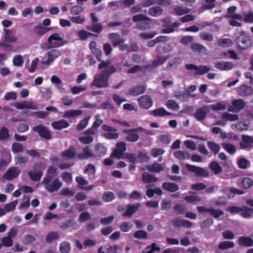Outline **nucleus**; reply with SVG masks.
Masks as SVG:
<instances>
[{
    "mask_svg": "<svg viewBox=\"0 0 253 253\" xmlns=\"http://www.w3.org/2000/svg\"><path fill=\"white\" fill-rule=\"evenodd\" d=\"M58 174L57 169L53 166L48 167L45 176L42 181V184L48 192H56L61 187L62 182L59 178H56Z\"/></svg>",
    "mask_w": 253,
    "mask_h": 253,
    "instance_id": "1",
    "label": "nucleus"
},
{
    "mask_svg": "<svg viewBox=\"0 0 253 253\" xmlns=\"http://www.w3.org/2000/svg\"><path fill=\"white\" fill-rule=\"evenodd\" d=\"M238 50L241 51L252 46L253 41L245 31H242L235 39Z\"/></svg>",
    "mask_w": 253,
    "mask_h": 253,
    "instance_id": "2",
    "label": "nucleus"
},
{
    "mask_svg": "<svg viewBox=\"0 0 253 253\" xmlns=\"http://www.w3.org/2000/svg\"><path fill=\"white\" fill-rule=\"evenodd\" d=\"M68 42L60 36V34L55 33L47 39L48 48H58L67 43Z\"/></svg>",
    "mask_w": 253,
    "mask_h": 253,
    "instance_id": "3",
    "label": "nucleus"
},
{
    "mask_svg": "<svg viewBox=\"0 0 253 253\" xmlns=\"http://www.w3.org/2000/svg\"><path fill=\"white\" fill-rule=\"evenodd\" d=\"M32 130L37 133L42 138L49 140L52 138V135L47 126L39 124L32 128Z\"/></svg>",
    "mask_w": 253,
    "mask_h": 253,
    "instance_id": "4",
    "label": "nucleus"
},
{
    "mask_svg": "<svg viewBox=\"0 0 253 253\" xmlns=\"http://www.w3.org/2000/svg\"><path fill=\"white\" fill-rule=\"evenodd\" d=\"M104 72H101L99 75L94 76L91 86H95L98 88H103L107 86L108 78L104 75Z\"/></svg>",
    "mask_w": 253,
    "mask_h": 253,
    "instance_id": "5",
    "label": "nucleus"
},
{
    "mask_svg": "<svg viewBox=\"0 0 253 253\" xmlns=\"http://www.w3.org/2000/svg\"><path fill=\"white\" fill-rule=\"evenodd\" d=\"M231 105L228 107V111L231 112L238 113L243 110L245 106L246 102L242 99H235L232 100Z\"/></svg>",
    "mask_w": 253,
    "mask_h": 253,
    "instance_id": "6",
    "label": "nucleus"
},
{
    "mask_svg": "<svg viewBox=\"0 0 253 253\" xmlns=\"http://www.w3.org/2000/svg\"><path fill=\"white\" fill-rule=\"evenodd\" d=\"M186 167L188 171L194 172L196 177H208L209 176L208 172L204 168L188 164Z\"/></svg>",
    "mask_w": 253,
    "mask_h": 253,
    "instance_id": "7",
    "label": "nucleus"
},
{
    "mask_svg": "<svg viewBox=\"0 0 253 253\" xmlns=\"http://www.w3.org/2000/svg\"><path fill=\"white\" fill-rule=\"evenodd\" d=\"M77 159L80 160H86L90 158L95 157L90 146L86 145L83 149V153L77 154Z\"/></svg>",
    "mask_w": 253,
    "mask_h": 253,
    "instance_id": "8",
    "label": "nucleus"
},
{
    "mask_svg": "<svg viewBox=\"0 0 253 253\" xmlns=\"http://www.w3.org/2000/svg\"><path fill=\"white\" fill-rule=\"evenodd\" d=\"M20 171L16 167L9 168L4 173L3 178L6 180H10L18 176Z\"/></svg>",
    "mask_w": 253,
    "mask_h": 253,
    "instance_id": "9",
    "label": "nucleus"
},
{
    "mask_svg": "<svg viewBox=\"0 0 253 253\" xmlns=\"http://www.w3.org/2000/svg\"><path fill=\"white\" fill-rule=\"evenodd\" d=\"M209 113V109L207 106L199 107L196 110L194 116L197 121H202L206 118L207 114Z\"/></svg>",
    "mask_w": 253,
    "mask_h": 253,
    "instance_id": "10",
    "label": "nucleus"
},
{
    "mask_svg": "<svg viewBox=\"0 0 253 253\" xmlns=\"http://www.w3.org/2000/svg\"><path fill=\"white\" fill-rule=\"evenodd\" d=\"M239 144L240 148L243 149L251 148L253 144V136L242 135V141Z\"/></svg>",
    "mask_w": 253,
    "mask_h": 253,
    "instance_id": "11",
    "label": "nucleus"
},
{
    "mask_svg": "<svg viewBox=\"0 0 253 253\" xmlns=\"http://www.w3.org/2000/svg\"><path fill=\"white\" fill-rule=\"evenodd\" d=\"M76 149L74 146L71 145L68 149L62 152L61 156L65 159L70 160L77 158Z\"/></svg>",
    "mask_w": 253,
    "mask_h": 253,
    "instance_id": "12",
    "label": "nucleus"
},
{
    "mask_svg": "<svg viewBox=\"0 0 253 253\" xmlns=\"http://www.w3.org/2000/svg\"><path fill=\"white\" fill-rule=\"evenodd\" d=\"M234 66V64L230 61H218L214 63L215 68L221 71L230 70Z\"/></svg>",
    "mask_w": 253,
    "mask_h": 253,
    "instance_id": "13",
    "label": "nucleus"
},
{
    "mask_svg": "<svg viewBox=\"0 0 253 253\" xmlns=\"http://www.w3.org/2000/svg\"><path fill=\"white\" fill-rule=\"evenodd\" d=\"M237 92L241 96H247L253 92V88L250 85L242 84L237 88Z\"/></svg>",
    "mask_w": 253,
    "mask_h": 253,
    "instance_id": "14",
    "label": "nucleus"
},
{
    "mask_svg": "<svg viewBox=\"0 0 253 253\" xmlns=\"http://www.w3.org/2000/svg\"><path fill=\"white\" fill-rule=\"evenodd\" d=\"M108 37L111 40L112 45L115 47L118 46L122 42H124V40L121 38L120 35L117 33L110 34Z\"/></svg>",
    "mask_w": 253,
    "mask_h": 253,
    "instance_id": "15",
    "label": "nucleus"
},
{
    "mask_svg": "<svg viewBox=\"0 0 253 253\" xmlns=\"http://www.w3.org/2000/svg\"><path fill=\"white\" fill-rule=\"evenodd\" d=\"M181 62L182 60L179 57H174L169 61L166 70H170L172 68L175 69L181 63Z\"/></svg>",
    "mask_w": 253,
    "mask_h": 253,
    "instance_id": "16",
    "label": "nucleus"
},
{
    "mask_svg": "<svg viewBox=\"0 0 253 253\" xmlns=\"http://www.w3.org/2000/svg\"><path fill=\"white\" fill-rule=\"evenodd\" d=\"M69 123L66 120L61 119L58 121H55L52 123L51 126L54 129L61 130L69 126Z\"/></svg>",
    "mask_w": 253,
    "mask_h": 253,
    "instance_id": "17",
    "label": "nucleus"
},
{
    "mask_svg": "<svg viewBox=\"0 0 253 253\" xmlns=\"http://www.w3.org/2000/svg\"><path fill=\"white\" fill-rule=\"evenodd\" d=\"M124 132L127 134V136L126 137V139L127 141L134 142L137 141L139 138V135L135 131V129L125 130L124 131Z\"/></svg>",
    "mask_w": 253,
    "mask_h": 253,
    "instance_id": "18",
    "label": "nucleus"
},
{
    "mask_svg": "<svg viewBox=\"0 0 253 253\" xmlns=\"http://www.w3.org/2000/svg\"><path fill=\"white\" fill-rule=\"evenodd\" d=\"M238 244L240 246L252 247L253 246V241L250 237L242 236L239 238Z\"/></svg>",
    "mask_w": 253,
    "mask_h": 253,
    "instance_id": "19",
    "label": "nucleus"
},
{
    "mask_svg": "<svg viewBox=\"0 0 253 253\" xmlns=\"http://www.w3.org/2000/svg\"><path fill=\"white\" fill-rule=\"evenodd\" d=\"M78 226L77 223L72 219L66 220L61 223L60 225V227L64 230H67L71 228L72 229H77Z\"/></svg>",
    "mask_w": 253,
    "mask_h": 253,
    "instance_id": "20",
    "label": "nucleus"
},
{
    "mask_svg": "<svg viewBox=\"0 0 253 253\" xmlns=\"http://www.w3.org/2000/svg\"><path fill=\"white\" fill-rule=\"evenodd\" d=\"M169 40V38L168 36H160L157 37L154 40H152L147 42V46L149 47L154 46L157 43L161 42H167Z\"/></svg>",
    "mask_w": 253,
    "mask_h": 253,
    "instance_id": "21",
    "label": "nucleus"
},
{
    "mask_svg": "<svg viewBox=\"0 0 253 253\" xmlns=\"http://www.w3.org/2000/svg\"><path fill=\"white\" fill-rule=\"evenodd\" d=\"M138 204L135 205H128L126 211L123 213V216L124 217H131L133 214L138 210Z\"/></svg>",
    "mask_w": 253,
    "mask_h": 253,
    "instance_id": "22",
    "label": "nucleus"
},
{
    "mask_svg": "<svg viewBox=\"0 0 253 253\" xmlns=\"http://www.w3.org/2000/svg\"><path fill=\"white\" fill-rule=\"evenodd\" d=\"M95 157H103L106 153V148L102 143H98L96 145L95 148Z\"/></svg>",
    "mask_w": 253,
    "mask_h": 253,
    "instance_id": "23",
    "label": "nucleus"
},
{
    "mask_svg": "<svg viewBox=\"0 0 253 253\" xmlns=\"http://www.w3.org/2000/svg\"><path fill=\"white\" fill-rule=\"evenodd\" d=\"M85 173H87L88 175V178L89 179H94L95 174L96 172V169L95 166L91 164H88L84 171Z\"/></svg>",
    "mask_w": 253,
    "mask_h": 253,
    "instance_id": "24",
    "label": "nucleus"
},
{
    "mask_svg": "<svg viewBox=\"0 0 253 253\" xmlns=\"http://www.w3.org/2000/svg\"><path fill=\"white\" fill-rule=\"evenodd\" d=\"M209 169L215 175L220 174L222 171V167L216 161L211 162L209 165Z\"/></svg>",
    "mask_w": 253,
    "mask_h": 253,
    "instance_id": "25",
    "label": "nucleus"
},
{
    "mask_svg": "<svg viewBox=\"0 0 253 253\" xmlns=\"http://www.w3.org/2000/svg\"><path fill=\"white\" fill-rule=\"evenodd\" d=\"M173 155L176 159L180 161H182L185 159H189L190 158V154L185 151H176L174 153Z\"/></svg>",
    "mask_w": 253,
    "mask_h": 253,
    "instance_id": "26",
    "label": "nucleus"
},
{
    "mask_svg": "<svg viewBox=\"0 0 253 253\" xmlns=\"http://www.w3.org/2000/svg\"><path fill=\"white\" fill-rule=\"evenodd\" d=\"M162 187L165 190L170 192H174L178 190V186L176 184L171 182H164Z\"/></svg>",
    "mask_w": 253,
    "mask_h": 253,
    "instance_id": "27",
    "label": "nucleus"
},
{
    "mask_svg": "<svg viewBox=\"0 0 253 253\" xmlns=\"http://www.w3.org/2000/svg\"><path fill=\"white\" fill-rule=\"evenodd\" d=\"M78 36L81 41H84L90 37H97L98 36L84 30H81L78 32Z\"/></svg>",
    "mask_w": 253,
    "mask_h": 253,
    "instance_id": "28",
    "label": "nucleus"
},
{
    "mask_svg": "<svg viewBox=\"0 0 253 253\" xmlns=\"http://www.w3.org/2000/svg\"><path fill=\"white\" fill-rule=\"evenodd\" d=\"M146 168L148 170L153 172H159L163 170V167L161 164L157 162L153 163L152 165H147Z\"/></svg>",
    "mask_w": 253,
    "mask_h": 253,
    "instance_id": "29",
    "label": "nucleus"
},
{
    "mask_svg": "<svg viewBox=\"0 0 253 253\" xmlns=\"http://www.w3.org/2000/svg\"><path fill=\"white\" fill-rule=\"evenodd\" d=\"M155 117H163L166 116H170L171 113L168 112L163 108H159L152 111L151 113Z\"/></svg>",
    "mask_w": 253,
    "mask_h": 253,
    "instance_id": "30",
    "label": "nucleus"
},
{
    "mask_svg": "<svg viewBox=\"0 0 253 253\" xmlns=\"http://www.w3.org/2000/svg\"><path fill=\"white\" fill-rule=\"evenodd\" d=\"M174 12L176 15H182L190 12V9L184 6H176L174 9Z\"/></svg>",
    "mask_w": 253,
    "mask_h": 253,
    "instance_id": "31",
    "label": "nucleus"
},
{
    "mask_svg": "<svg viewBox=\"0 0 253 253\" xmlns=\"http://www.w3.org/2000/svg\"><path fill=\"white\" fill-rule=\"evenodd\" d=\"M191 48L193 52L198 53H205L206 51V48L203 45L196 42H193L191 44Z\"/></svg>",
    "mask_w": 253,
    "mask_h": 253,
    "instance_id": "32",
    "label": "nucleus"
},
{
    "mask_svg": "<svg viewBox=\"0 0 253 253\" xmlns=\"http://www.w3.org/2000/svg\"><path fill=\"white\" fill-rule=\"evenodd\" d=\"M45 165L42 162H36L33 165V171L41 173L43 175V172L45 169Z\"/></svg>",
    "mask_w": 253,
    "mask_h": 253,
    "instance_id": "33",
    "label": "nucleus"
},
{
    "mask_svg": "<svg viewBox=\"0 0 253 253\" xmlns=\"http://www.w3.org/2000/svg\"><path fill=\"white\" fill-rule=\"evenodd\" d=\"M10 135L8 128L2 126L0 129V141H7L9 139Z\"/></svg>",
    "mask_w": 253,
    "mask_h": 253,
    "instance_id": "34",
    "label": "nucleus"
},
{
    "mask_svg": "<svg viewBox=\"0 0 253 253\" xmlns=\"http://www.w3.org/2000/svg\"><path fill=\"white\" fill-rule=\"evenodd\" d=\"M217 44L222 47H228L232 45V41L229 38H220L217 40Z\"/></svg>",
    "mask_w": 253,
    "mask_h": 253,
    "instance_id": "35",
    "label": "nucleus"
},
{
    "mask_svg": "<svg viewBox=\"0 0 253 253\" xmlns=\"http://www.w3.org/2000/svg\"><path fill=\"white\" fill-rule=\"evenodd\" d=\"M86 28L88 30L97 34H100L103 30V26L100 23H95L92 25L87 26Z\"/></svg>",
    "mask_w": 253,
    "mask_h": 253,
    "instance_id": "36",
    "label": "nucleus"
},
{
    "mask_svg": "<svg viewBox=\"0 0 253 253\" xmlns=\"http://www.w3.org/2000/svg\"><path fill=\"white\" fill-rule=\"evenodd\" d=\"M59 234L57 232L52 231L47 234L45 237V242L46 243H51L54 240H57L59 238Z\"/></svg>",
    "mask_w": 253,
    "mask_h": 253,
    "instance_id": "37",
    "label": "nucleus"
},
{
    "mask_svg": "<svg viewBox=\"0 0 253 253\" xmlns=\"http://www.w3.org/2000/svg\"><path fill=\"white\" fill-rule=\"evenodd\" d=\"M242 210L241 211L240 215L242 217L245 218H249L252 217L253 213V209L244 206L242 208Z\"/></svg>",
    "mask_w": 253,
    "mask_h": 253,
    "instance_id": "38",
    "label": "nucleus"
},
{
    "mask_svg": "<svg viewBox=\"0 0 253 253\" xmlns=\"http://www.w3.org/2000/svg\"><path fill=\"white\" fill-rule=\"evenodd\" d=\"M235 244L233 242L229 241H222L219 243L218 248L221 250H225L229 248L234 247Z\"/></svg>",
    "mask_w": 253,
    "mask_h": 253,
    "instance_id": "39",
    "label": "nucleus"
},
{
    "mask_svg": "<svg viewBox=\"0 0 253 253\" xmlns=\"http://www.w3.org/2000/svg\"><path fill=\"white\" fill-rule=\"evenodd\" d=\"M83 114V111L80 110H70L65 112L64 117L66 118H70L80 116Z\"/></svg>",
    "mask_w": 253,
    "mask_h": 253,
    "instance_id": "40",
    "label": "nucleus"
},
{
    "mask_svg": "<svg viewBox=\"0 0 253 253\" xmlns=\"http://www.w3.org/2000/svg\"><path fill=\"white\" fill-rule=\"evenodd\" d=\"M163 11V9L158 6H153L149 9V13L154 17H157L161 15Z\"/></svg>",
    "mask_w": 253,
    "mask_h": 253,
    "instance_id": "41",
    "label": "nucleus"
},
{
    "mask_svg": "<svg viewBox=\"0 0 253 253\" xmlns=\"http://www.w3.org/2000/svg\"><path fill=\"white\" fill-rule=\"evenodd\" d=\"M238 166L240 169H246L250 165V162L247 159L239 157L237 161Z\"/></svg>",
    "mask_w": 253,
    "mask_h": 253,
    "instance_id": "42",
    "label": "nucleus"
},
{
    "mask_svg": "<svg viewBox=\"0 0 253 253\" xmlns=\"http://www.w3.org/2000/svg\"><path fill=\"white\" fill-rule=\"evenodd\" d=\"M169 56H157L155 59L152 61L154 67H158L164 64L168 59Z\"/></svg>",
    "mask_w": 253,
    "mask_h": 253,
    "instance_id": "43",
    "label": "nucleus"
},
{
    "mask_svg": "<svg viewBox=\"0 0 253 253\" xmlns=\"http://www.w3.org/2000/svg\"><path fill=\"white\" fill-rule=\"evenodd\" d=\"M221 146L230 154H234L236 151L235 146L231 143H222Z\"/></svg>",
    "mask_w": 253,
    "mask_h": 253,
    "instance_id": "44",
    "label": "nucleus"
},
{
    "mask_svg": "<svg viewBox=\"0 0 253 253\" xmlns=\"http://www.w3.org/2000/svg\"><path fill=\"white\" fill-rule=\"evenodd\" d=\"M90 116H88L85 118L84 119L82 120L77 126V130L78 131H80L85 128L87 126L89 120L90 119Z\"/></svg>",
    "mask_w": 253,
    "mask_h": 253,
    "instance_id": "45",
    "label": "nucleus"
},
{
    "mask_svg": "<svg viewBox=\"0 0 253 253\" xmlns=\"http://www.w3.org/2000/svg\"><path fill=\"white\" fill-rule=\"evenodd\" d=\"M60 251L62 253H69L71 251L70 243L67 241H63L60 243Z\"/></svg>",
    "mask_w": 253,
    "mask_h": 253,
    "instance_id": "46",
    "label": "nucleus"
},
{
    "mask_svg": "<svg viewBox=\"0 0 253 253\" xmlns=\"http://www.w3.org/2000/svg\"><path fill=\"white\" fill-rule=\"evenodd\" d=\"M207 145L208 148L214 154H216L220 150V146L215 143L213 141H208L207 142Z\"/></svg>",
    "mask_w": 253,
    "mask_h": 253,
    "instance_id": "47",
    "label": "nucleus"
},
{
    "mask_svg": "<svg viewBox=\"0 0 253 253\" xmlns=\"http://www.w3.org/2000/svg\"><path fill=\"white\" fill-rule=\"evenodd\" d=\"M221 118L225 120V121H236L239 120V117L236 114H232L228 113H224Z\"/></svg>",
    "mask_w": 253,
    "mask_h": 253,
    "instance_id": "48",
    "label": "nucleus"
},
{
    "mask_svg": "<svg viewBox=\"0 0 253 253\" xmlns=\"http://www.w3.org/2000/svg\"><path fill=\"white\" fill-rule=\"evenodd\" d=\"M209 213L211 216L215 219H218L220 216L224 214V212L222 210L219 209H214L211 208H210Z\"/></svg>",
    "mask_w": 253,
    "mask_h": 253,
    "instance_id": "49",
    "label": "nucleus"
},
{
    "mask_svg": "<svg viewBox=\"0 0 253 253\" xmlns=\"http://www.w3.org/2000/svg\"><path fill=\"white\" fill-rule=\"evenodd\" d=\"M28 175L30 179L33 181H39L43 175L34 171H30L28 172Z\"/></svg>",
    "mask_w": 253,
    "mask_h": 253,
    "instance_id": "50",
    "label": "nucleus"
},
{
    "mask_svg": "<svg viewBox=\"0 0 253 253\" xmlns=\"http://www.w3.org/2000/svg\"><path fill=\"white\" fill-rule=\"evenodd\" d=\"M142 93V85L132 87L128 90V94L131 96H137Z\"/></svg>",
    "mask_w": 253,
    "mask_h": 253,
    "instance_id": "51",
    "label": "nucleus"
},
{
    "mask_svg": "<svg viewBox=\"0 0 253 253\" xmlns=\"http://www.w3.org/2000/svg\"><path fill=\"white\" fill-rule=\"evenodd\" d=\"M188 203H193L195 202H200L202 200V198L200 196L197 195H188L186 196L184 198Z\"/></svg>",
    "mask_w": 253,
    "mask_h": 253,
    "instance_id": "52",
    "label": "nucleus"
},
{
    "mask_svg": "<svg viewBox=\"0 0 253 253\" xmlns=\"http://www.w3.org/2000/svg\"><path fill=\"white\" fill-rule=\"evenodd\" d=\"M61 55V52L58 49H52L47 52V56L51 60L53 61L55 59L58 58Z\"/></svg>",
    "mask_w": 253,
    "mask_h": 253,
    "instance_id": "53",
    "label": "nucleus"
},
{
    "mask_svg": "<svg viewBox=\"0 0 253 253\" xmlns=\"http://www.w3.org/2000/svg\"><path fill=\"white\" fill-rule=\"evenodd\" d=\"M124 154V153L115 148L111 153L110 157L112 158H116L118 160L121 159H124V157H123Z\"/></svg>",
    "mask_w": 253,
    "mask_h": 253,
    "instance_id": "54",
    "label": "nucleus"
},
{
    "mask_svg": "<svg viewBox=\"0 0 253 253\" xmlns=\"http://www.w3.org/2000/svg\"><path fill=\"white\" fill-rule=\"evenodd\" d=\"M51 28H45L42 26H36L34 28V31L36 34L39 36H42L47 32Z\"/></svg>",
    "mask_w": 253,
    "mask_h": 253,
    "instance_id": "55",
    "label": "nucleus"
},
{
    "mask_svg": "<svg viewBox=\"0 0 253 253\" xmlns=\"http://www.w3.org/2000/svg\"><path fill=\"white\" fill-rule=\"evenodd\" d=\"M244 20L246 23L253 22V12L252 11H248L243 13Z\"/></svg>",
    "mask_w": 253,
    "mask_h": 253,
    "instance_id": "56",
    "label": "nucleus"
},
{
    "mask_svg": "<svg viewBox=\"0 0 253 253\" xmlns=\"http://www.w3.org/2000/svg\"><path fill=\"white\" fill-rule=\"evenodd\" d=\"M153 105V101L148 95H143V109H148Z\"/></svg>",
    "mask_w": 253,
    "mask_h": 253,
    "instance_id": "57",
    "label": "nucleus"
},
{
    "mask_svg": "<svg viewBox=\"0 0 253 253\" xmlns=\"http://www.w3.org/2000/svg\"><path fill=\"white\" fill-rule=\"evenodd\" d=\"M18 204V201L15 200L5 205L4 210L6 212H10L15 210L17 205Z\"/></svg>",
    "mask_w": 253,
    "mask_h": 253,
    "instance_id": "58",
    "label": "nucleus"
},
{
    "mask_svg": "<svg viewBox=\"0 0 253 253\" xmlns=\"http://www.w3.org/2000/svg\"><path fill=\"white\" fill-rule=\"evenodd\" d=\"M115 199L114 194L110 191L104 193L103 195V200L106 202L112 201Z\"/></svg>",
    "mask_w": 253,
    "mask_h": 253,
    "instance_id": "59",
    "label": "nucleus"
},
{
    "mask_svg": "<svg viewBox=\"0 0 253 253\" xmlns=\"http://www.w3.org/2000/svg\"><path fill=\"white\" fill-rule=\"evenodd\" d=\"M198 69L196 70V74L199 75H203L211 70L210 68L205 65H201L199 67L198 66Z\"/></svg>",
    "mask_w": 253,
    "mask_h": 253,
    "instance_id": "60",
    "label": "nucleus"
},
{
    "mask_svg": "<svg viewBox=\"0 0 253 253\" xmlns=\"http://www.w3.org/2000/svg\"><path fill=\"white\" fill-rule=\"evenodd\" d=\"M157 181V178L151 174H143V182L149 183L156 182Z\"/></svg>",
    "mask_w": 253,
    "mask_h": 253,
    "instance_id": "61",
    "label": "nucleus"
},
{
    "mask_svg": "<svg viewBox=\"0 0 253 253\" xmlns=\"http://www.w3.org/2000/svg\"><path fill=\"white\" fill-rule=\"evenodd\" d=\"M166 106L171 110H177L179 108L178 104L172 100H169L166 103Z\"/></svg>",
    "mask_w": 253,
    "mask_h": 253,
    "instance_id": "62",
    "label": "nucleus"
},
{
    "mask_svg": "<svg viewBox=\"0 0 253 253\" xmlns=\"http://www.w3.org/2000/svg\"><path fill=\"white\" fill-rule=\"evenodd\" d=\"M161 248L156 246V243H153L151 246H147L145 249V251L143 253H152L155 251L160 252Z\"/></svg>",
    "mask_w": 253,
    "mask_h": 253,
    "instance_id": "63",
    "label": "nucleus"
},
{
    "mask_svg": "<svg viewBox=\"0 0 253 253\" xmlns=\"http://www.w3.org/2000/svg\"><path fill=\"white\" fill-rule=\"evenodd\" d=\"M79 141L84 144H89L92 142L93 138L91 136H81L79 138Z\"/></svg>",
    "mask_w": 253,
    "mask_h": 253,
    "instance_id": "64",
    "label": "nucleus"
}]
</instances>
